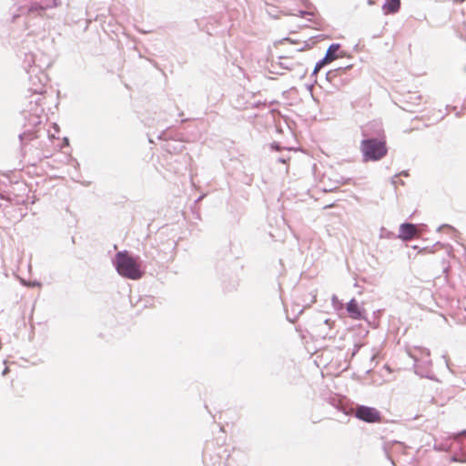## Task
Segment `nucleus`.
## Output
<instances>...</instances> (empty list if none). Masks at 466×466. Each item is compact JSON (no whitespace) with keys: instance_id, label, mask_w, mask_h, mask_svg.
Listing matches in <instances>:
<instances>
[{"instance_id":"obj_9","label":"nucleus","mask_w":466,"mask_h":466,"mask_svg":"<svg viewBox=\"0 0 466 466\" xmlns=\"http://www.w3.org/2000/svg\"><path fill=\"white\" fill-rule=\"evenodd\" d=\"M290 11H292L291 15H302L305 13V11H303L302 9H298V10L290 9Z\"/></svg>"},{"instance_id":"obj_2","label":"nucleus","mask_w":466,"mask_h":466,"mask_svg":"<svg viewBox=\"0 0 466 466\" xmlns=\"http://www.w3.org/2000/svg\"><path fill=\"white\" fill-rule=\"evenodd\" d=\"M361 151L365 160H379L387 154L386 143L375 138L363 140Z\"/></svg>"},{"instance_id":"obj_7","label":"nucleus","mask_w":466,"mask_h":466,"mask_svg":"<svg viewBox=\"0 0 466 466\" xmlns=\"http://www.w3.org/2000/svg\"><path fill=\"white\" fill-rule=\"evenodd\" d=\"M400 7V0H389L383 5L385 14L396 13Z\"/></svg>"},{"instance_id":"obj_10","label":"nucleus","mask_w":466,"mask_h":466,"mask_svg":"<svg viewBox=\"0 0 466 466\" xmlns=\"http://www.w3.org/2000/svg\"><path fill=\"white\" fill-rule=\"evenodd\" d=\"M279 58L280 60H286V59H289V58H292V56H280Z\"/></svg>"},{"instance_id":"obj_13","label":"nucleus","mask_w":466,"mask_h":466,"mask_svg":"<svg viewBox=\"0 0 466 466\" xmlns=\"http://www.w3.org/2000/svg\"><path fill=\"white\" fill-rule=\"evenodd\" d=\"M292 1H293V0H288L289 5H291V2H292ZM299 1H300L301 3H303V2H304V0H299Z\"/></svg>"},{"instance_id":"obj_3","label":"nucleus","mask_w":466,"mask_h":466,"mask_svg":"<svg viewBox=\"0 0 466 466\" xmlns=\"http://www.w3.org/2000/svg\"><path fill=\"white\" fill-rule=\"evenodd\" d=\"M354 414L356 418L365 422L380 423L382 421L380 412L373 407L359 406L356 408Z\"/></svg>"},{"instance_id":"obj_4","label":"nucleus","mask_w":466,"mask_h":466,"mask_svg":"<svg viewBox=\"0 0 466 466\" xmlns=\"http://www.w3.org/2000/svg\"><path fill=\"white\" fill-rule=\"evenodd\" d=\"M418 236V229L415 225L403 223L400 226L399 238L408 241Z\"/></svg>"},{"instance_id":"obj_8","label":"nucleus","mask_w":466,"mask_h":466,"mask_svg":"<svg viewBox=\"0 0 466 466\" xmlns=\"http://www.w3.org/2000/svg\"><path fill=\"white\" fill-rule=\"evenodd\" d=\"M452 460L458 462H466V451L461 454H456L453 456Z\"/></svg>"},{"instance_id":"obj_14","label":"nucleus","mask_w":466,"mask_h":466,"mask_svg":"<svg viewBox=\"0 0 466 466\" xmlns=\"http://www.w3.org/2000/svg\"><path fill=\"white\" fill-rule=\"evenodd\" d=\"M330 72L327 74V79L329 80Z\"/></svg>"},{"instance_id":"obj_11","label":"nucleus","mask_w":466,"mask_h":466,"mask_svg":"<svg viewBox=\"0 0 466 466\" xmlns=\"http://www.w3.org/2000/svg\"><path fill=\"white\" fill-rule=\"evenodd\" d=\"M320 69V62L317 63L315 66V72Z\"/></svg>"},{"instance_id":"obj_6","label":"nucleus","mask_w":466,"mask_h":466,"mask_svg":"<svg viewBox=\"0 0 466 466\" xmlns=\"http://www.w3.org/2000/svg\"><path fill=\"white\" fill-rule=\"evenodd\" d=\"M339 45L334 44L329 46L328 49L325 57L322 59V66L325 64L330 63L333 60L337 59L338 57L342 56L341 55H339L338 52L339 51Z\"/></svg>"},{"instance_id":"obj_12","label":"nucleus","mask_w":466,"mask_h":466,"mask_svg":"<svg viewBox=\"0 0 466 466\" xmlns=\"http://www.w3.org/2000/svg\"><path fill=\"white\" fill-rule=\"evenodd\" d=\"M8 372H9V369L6 367V368L3 370L2 374L5 376V375H6Z\"/></svg>"},{"instance_id":"obj_5","label":"nucleus","mask_w":466,"mask_h":466,"mask_svg":"<svg viewBox=\"0 0 466 466\" xmlns=\"http://www.w3.org/2000/svg\"><path fill=\"white\" fill-rule=\"evenodd\" d=\"M347 311L352 319H360L363 318V309L360 307L356 299H351L348 303Z\"/></svg>"},{"instance_id":"obj_1","label":"nucleus","mask_w":466,"mask_h":466,"mask_svg":"<svg viewBox=\"0 0 466 466\" xmlns=\"http://www.w3.org/2000/svg\"><path fill=\"white\" fill-rule=\"evenodd\" d=\"M116 267L117 272L127 279H138L142 277L143 271L137 260L127 251L118 252L116 256Z\"/></svg>"}]
</instances>
